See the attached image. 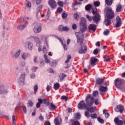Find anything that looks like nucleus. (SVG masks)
Here are the masks:
<instances>
[{
  "label": "nucleus",
  "instance_id": "14",
  "mask_svg": "<svg viewBox=\"0 0 125 125\" xmlns=\"http://www.w3.org/2000/svg\"><path fill=\"white\" fill-rule=\"evenodd\" d=\"M98 59L95 57H92L90 60L91 65H92V66H95V65L98 63Z\"/></svg>",
  "mask_w": 125,
  "mask_h": 125
},
{
  "label": "nucleus",
  "instance_id": "57",
  "mask_svg": "<svg viewBox=\"0 0 125 125\" xmlns=\"http://www.w3.org/2000/svg\"><path fill=\"white\" fill-rule=\"evenodd\" d=\"M46 89V90L47 92L49 91V90H50V89H51V86L48 85L47 86Z\"/></svg>",
  "mask_w": 125,
  "mask_h": 125
},
{
  "label": "nucleus",
  "instance_id": "26",
  "mask_svg": "<svg viewBox=\"0 0 125 125\" xmlns=\"http://www.w3.org/2000/svg\"><path fill=\"white\" fill-rule=\"evenodd\" d=\"M86 110L89 111L90 113H94V112H95V108L93 107H87Z\"/></svg>",
  "mask_w": 125,
  "mask_h": 125
},
{
  "label": "nucleus",
  "instance_id": "59",
  "mask_svg": "<svg viewBox=\"0 0 125 125\" xmlns=\"http://www.w3.org/2000/svg\"><path fill=\"white\" fill-rule=\"evenodd\" d=\"M39 120L42 121L44 120V118L42 117V114L40 115Z\"/></svg>",
  "mask_w": 125,
  "mask_h": 125
},
{
  "label": "nucleus",
  "instance_id": "18",
  "mask_svg": "<svg viewBox=\"0 0 125 125\" xmlns=\"http://www.w3.org/2000/svg\"><path fill=\"white\" fill-rule=\"evenodd\" d=\"M115 111L116 112H120L121 113H123V112H124V106L121 105H118Z\"/></svg>",
  "mask_w": 125,
  "mask_h": 125
},
{
  "label": "nucleus",
  "instance_id": "31",
  "mask_svg": "<svg viewBox=\"0 0 125 125\" xmlns=\"http://www.w3.org/2000/svg\"><path fill=\"white\" fill-rule=\"evenodd\" d=\"M59 87H60V84H59V83H57L54 85V88L55 90H57Z\"/></svg>",
  "mask_w": 125,
  "mask_h": 125
},
{
  "label": "nucleus",
  "instance_id": "44",
  "mask_svg": "<svg viewBox=\"0 0 125 125\" xmlns=\"http://www.w3.org/2000/svg\"><path fill=\"white\" fill-rule=\"evenodd\" d=\"M93 95L94 97H96V96H98V91L97 90L94 91L93 92Z\"/></svg>",
  "mask_w": 125,
  "mask_h": 125
},
{
  "label": "nucleus",
  "instance_id": "4",
  "mask_svg": "<svg viewBox=\"0 0 125 125\" xmlns=\"http://www.w3.org/2000/svg\"><path fill=\"white\" fill-rule=\"evenodd\" d=\"M94 97L91 94H88L86 97L85 103L87 106L91 107L94 104Z\"/></svg>",
  "mask_w": 125,
  "mask_h": 125
},
{
  "label": "nucleus",
  "instance_id": "35",
  "mask_svg": "<svg viewBox=\"0 0 125 125\" xmlns=\"http://www.w3.org/2000/svg\"><path fill=\"white\" fill-rule=\"evenodd\" d=\"M74 17L75 19H76V20H78L80 18V16H79V14L77 12H75L74 14Z\"/></svg>",
  "mask_w": 125,
  "mask_h": 125
},
{
  "label": "nucleus",
  "instance_id": "8",
  "mask_svg": "<svg viewBox=\"0 0 125 125\" xmlns=\"http://www.w3.org/2000/svg\"><path fill=\"white\" fill-rule=\"evenodd\" d=\"M78 107L80 110H83L85 109V108H87V105L85 103H84V101H81L78 104Z\"/></svg>",
  "mask_w": 125,
  "mask_h": 125
},
{
  "label": "nucleus",
  "instance_id": "46",
  "mask_svg": "<svg viewBox=\"0 0 125 125\" xmlns=\"http://www.w3.org/2000/svg\"><path fill=\"white\" fill-rule=\"evenodd\" d=\"M67 16V15L66 13H62V19H66Z\"/></svg>",
  "mask_w": 125,
  "mask_h": 125
},
{
  "label": "nucleus",
  "instance_id": "58",
  "mask_svg": "<svg viewBox=\"0 0 125 125\" xmlns=\"http://www.w3.org/2000/svg\"><path fill=\"white\" fill-rule=\"evenodd\" d=\"M26 6L27 7H31V6H32V4H31V2L30 1H28L27 2Z\"/></svg>",
  "mask_w": 125,
  "mask_h": 125
},
{
  "label": "nucleus",
  "instance_id": "11",
  "mask_svg": "<svg viewBox=\"0 0 125 125\" xmlns=\"http://www.w3.org/2000/svg\"><path fill=\"white\" fill-rule=\"evenodd\" d=\"M20 53H21V50H20V49H18L16 50L15 54L13 55V58L14 59H17V58L20 56Z\"/></svg>",
  "mask_w": 125,
  "mask_h": 125
},
{
  "label": "nucleus",
  "instance_id": "15",
  "mask_svg": "<svg viewBox=\"0 0 125 125\" xmlns=\"http://www.w3.org/2000/svg\"><path fill=\"white\" fill-rule=\"evenodd\" d=\"M48 4L51 8H55V7H56V2H55L54 0H50L48 1Z\"/></svg>",
  "mask_w": 125,
  "mask_h": 125
},
{
  "label": "nucleus",
  "instance_id": "6",
  "mask_svg": "<svg viewBox=\"0 0 125 125\" xmlns=\"http://www.w3.org/2000/svg\"><path fill=\"white\" fill-rule=\"evenodd\" d=\"M25 76H26V74H21L18 80L20 85H21V86L25 84V79H26Z\"/></svg>",
  "mask_w": 125,
  "mask_h": 125
},
{
  "label": "nucleus",
  "instance_id": "52",
  "mask_svg": "<svg viewBox=\"0 0 125 125\" xmlns=\"http://www.w3.org/2000/svg\"><path fill=\"white\" fill-rule=\"evenodd\" d=\"M71 125H81V124H80V122L78 121H74L72 123Z\"/></svg>",
  "mask_w": 125,
  "mask_h": 125
},
{
  "label": "nucleus",
  "instance_id": "41",
  "mask_svg": "<svg viewBox=\"0 0 125 125\" xmlns=\"http://www.w3.org/2000/svg\"><path fill=\"white\" fill-rule=\"evenodd\" d=\"M74 118L75 119H81V114L80 113H75L74 114Z\"/></svg>",
  "mask_w": 125,
  "mask_h": 125
},
{
  "label": "nucleus",
  "instance_id": "37",
  "mask_svg": "<svg viewBox=\"0 0 125 125\" xmlns=\"http://www.w3.org/2000/svg\"><path fill=\"white\" fill-rule=\"evenodd\" d=\"M49 65L50 66H51V67H56L57 63L56 62H50Z\"/></svg>",
  "mask_w": 125,
  "mask_h": 125
},
{
  "label": "nucleus",
  "instance_id": "3",
  "mask_svg": "<svg viewBox=\"0 0 125 125\" xmlns=\"http://www.w3.org/2000/svg\"><path fill=\"white\" fill-rule=\"evenodd\" d=\"M125 80L121 78H117L114 81V84L115 86L120 89L121 91L125 92Z\"/></svg>",
  "mask_w": 125,
  "mask_h": 125
},
{
  "label": "nucleus",
  "instance_id": "20",
  "mask_svg": "<svg viewBox=\"0 0 125 125\" xmlns=\"http://www.w3.org/2000/svg\"><path fill=\"white\" fill-rule=\"evenodd\" d=\"M122 4L121 3H118V4L116 5V12H121L122 11Z\"/></svg>",
  "mask_w": 125,
  "mask_h": 125
},
{
  "label": "nucleus",
  "instance_id": "40",
  "mask_svg": "<svg viewBox=\"0 0 125 125\" xmlns=\"http://www.w3.org/2000/svg\"><path fill=\"white\" fill-rule=\"evenodd\" d=\"M104 61H106V62L110 61V58L109 57V56H107V55L104 56Z\"/></svg>",
  "mask_w": 125,
  "mask_h": 125
},
{
  "label": "nucleus",
  "instance_id": "63",
  "mask_svg": "<svg viewBox=\"0 0 125 125\" xmlns=\"http://www.w3.org/2000/svg\"><path fill=\"white\" fill-rule=\"evenodd\" d=\"M64 27L63 26H62V25H60L59 26V30H60V31H63V28Z\"/></svg>",
  "mask_w": 125,
  "mask_h": 125
},
{
  "label": "nucleus",
  "instance_id": "61",
  "mask_svg": "<svg viewBox=\"0 0 125 125\" xmlns=\"http://www.w3.org/2000/svg\"><path fill=\"white\" fill-rule=\"evenodd\" d=\"M93 53L95 54V55H96V54H98V49H95L93 51Z\"/></svg>",
  "mask_w": 125,
  "mask_h": 125
},
{
  "label": "nucleus",
  "instance_id": "10",
  "mask_svg": "<svg viewBox=\"0 0 125 125\" xmlns=\"http://www.w3.org/2000/svg\"><path fill=\"white\" fill-rule=\"evenodd\" d=\"M96 25L94 24H90L89 25L88 28L89 29V32L90 33H92L93 32H95L96 30Z\"/></svg>",
  "mask_w": 125,
  "mask_h": 125
},
{
  "label": "nucleus",
  "instance_id": "45",
  "mask_svg": "<svg viewBox=\"0 0 125 125\" xmlns=\"http://www.w3.org/2000/svg\"><path fill=\"white\" fill-rule=\"evenodd\" d=\"M94 6H95V7H97L98 6H100V2L99 1H95L94 3Z\"/></svg>",
  "mask_w": 125,
  "mask_h": 125
},
{
  "label": "nucleus",
  "instance_id": "62",
  "mask_svg": "<svg viewBox=\"0 0 125 125\" xmlns=\"http://www.w3.org/2000/svg\"><path fill=\"white\" fill-rule=\"evenodd\" d=\"M58 4H59L60 6H63V2L62 1H59L58 2Z\"/></svg>",
  "mask_w": 125,
  "mask_h": 125
},
{
  "label": "nucleus",
  "instance_id": "33",
  "mask_svg": "<svg viewBox=\"0 0 125 125\" xmlns=\"http://www.w3.org/2000/svg\"><path fill=\"white\" fill-rule=\"evenodd\" d=\"M44 58L46 62H47V63H50V60L47 58V56H46V54L44 55Z\"/></svg>",
  "mask_w": 125,
  "mask_h": 125
},
{
  "label": "nucleus",
  "instance_id": "38",
  "mask_svg": "<svg viewBox=\"0 0 125 125\" xmlns=\"http://www.w3.org/2000/svg\"><path fill=\"white\" fill-rule=\"evenodd\" d=\"M98 121L101 124H104V120L101 119L100 117H97V118Z\"/></svg>",
  "mask_w": 125,
  "mask_h": 125
},
{
  "label": "nucleus",
  "instance_id": "5",
  "mask_svg": "<svg viewBox=\"0 0 125 125\" xmlns=\"http://www.w3.org/2000/svg\"><path fill=\"white\" fill-rule=\"evenodd\" d=\"M27 39L28 40H30V41H31L32 42L34 41L35 42H36L37 46L41 45V44H42V42H41L40 38H39V37L37 36H31Z\"/></svg>",
  "mask_w": 125,
  "mask_h": 125
},
{
  "label": "nucleus",
  "instance_id": "56",
  "mask_svg": "<svg viewBox=\"0 0 125 125\" xmlns=\"http://www.w3.org/2000/svg\"><path fill=\"white\" fill-rule=\"evenodd\" d=\"M49 102L48 101V100L45 99H44L43 100V104H47V103H49Z\"/></svg>",
  "mask_w": 125,
  "mask_h": 125
},
{
  "label": "nucleus",
  "instance_id": "16",
  "mask_svg": "<svg viewBox=\"0 0 125 125\" xmlns=\"http://www.w3.org/2000/svg\"><path fill=\"white\" fill-rule=\"evenodd\" d=\"M114 123L116 125H123V124H124L123 121L120 120L118 117H116L114 119Z\"/></svg>",
  "mask_w": 125,
  "mask_h": 125
},
{
  "label": "nucleus",
  "instance_id": "50",
  "mask_svg": "<svg viewBox=\"0 0 125 125\" xmlns=\"http://www.w3.org/2000/svg\"><path fill=\"white\" fill-rule=\"evenodd\" d=\"M27 104L29 107H32L34 104L33 103V102H32V101H29Z\"/></svg>",
  "mask_w": 125,
  "mask_h": 125
},
{
  "label": "nucleus",
  "instance_id": "17",
  "mask_svg": "<svg viewBox=\"0 0 125 125\" xmlns=\"http://www.w3.org/2000/svg\"><path fill=\"white\" fill-rule=\"evenodd\" d=\"M7 92H8V91L6 90L4 86L3 85L0 86V94H1V93H7Z\"/></svg>",
  "mask_w": 125,
  "mask_h": 125
},
{
  "label": "nucleus",
  "instance_id": "25",
  "mask_svg": "<svg viewBox=\"0 0 125 125\" xmlns=\"http://www.w3.org/2000/svg\"><path fill=\"white\" fill-rule=\"evenodd\" d=\"M103 114H104L106 119H108L110 116V114L108 113V111L106 109L103 110Z\"/></svg>",
  "mask_w": 125,
  "mask_h": 125
},
{
  "label": "nucleus",
  "instance_id": "60",
  "mask_svg": "<svg viewBox=\"0 0 125 125\" xmlns=\"http://www.w3.org/2000/svg\"><path fill=\"white\" fill-rule=\"evenodd\" d=\"M72 27L73 30H76V29H77V24H76L75 23H73Z\"/></svg>",
  "mask_w": 125,
  "mask_h": 125
},
{
  "label": "nucleus",
  "instance_id": "47",
  "mask_svg": "<svg viewBox=\"0 0 125 125\" xmlns=\"http://www.w3.org/2000/svg\"><path fill=\"white\" fill-rule=\"evenodd\" d=\"M70 30V28L68 27V26H63L62 31H65L66 32H68Z\"/></svg>",
  "mask_w": 125,
  "mask_h": 125
},
{
  "label": "nucleus",
  "instance_id": "32",
  "mask_svg": "<svg viewBox=\"0 0 125 125\" xmlns=\"http://www.w3.org/2000/svg\"><path fill=\"white\" fill-rule=\"evenodd\" d=\"M27 57H28V54L26 53H23L21 55V58L23 59V60H26Z\"/></svg>",
  "mask_w": 125,
  "mask_h": 125
},
{
  "label": "nucleus",
  "instance_id": "28",
  "mask_svg": "<svg viewBox=\"0 0 125 125\" xmlns=\"http://www.w3.org/2000/svg\"><path fill=\"white\" fill-rule=\"evenodd\" d=\"M59 77L61 80V81H63L64 80V78L66 77V75L64 73H61Z\"/></svg>",
  "mask_w": 125,
  "mask_h": 125
},
{
  "label": "nucleus",
  "instance_id": "55",
  "mask_svg": "<svg viewBox=\"0 0 125 125\" xmlns=\"http://www.w3.org/2000/svg\"><path fill=\"white\" fill-rule=\"evenodd\" d=\"M86 18L89 20V21H92V17L89 16V15H86Z\"/></svg>",
  "mask_w": 125,
  "mask_h": 125
},
{
  "label": "nucleus",
  "instance_id": "27",
  "mask_svg": "<svg viewBox=\"0 0 125 125\" xmlns=\"http://www.w3.org/2000/svg\"><path fill=\"white\" fill-rule=\"evenodd\" d=\"M56 108H57V107L56 106H55L53 104V103L50 104V110H51V111H54V110H55V109H56Z\"/></svg>",
  "mask_w": 125,
  "mask_h": 125
},
{
  "label": "nucleus",
  "instance_id": "9",
  "mask_svg": "<svg viewBox=\"0 0 125 125\" xmlns=\"http://www.w3.org/2000/svg\"><path fill=\"white\" fill-rule=\"evenodd\" d=\"M116 23L115 24L116 28H119L122 26V19L119 16H117L116 18Z\"/></svg>",
  "mask_w": 125,
  "mask_h": 125
},
{
  "label": "nucleus",
  "instance_id": "30",
  "mask_svg": "<svg viewBox=\"0 0 125 125\" xmlns=\"http://www.w3.org/2000/svg\"><path fill=\"white\" fill-rule=\"evenodd\" d=\"M92 6L90 4H88V5H86L85 7V10H87V11H89L90 9H91Z\"/></svg>",
  "mask_w": 125,
  "mask_h": 125
},
{
  "label": "nucleus",
  "instance_id": "13",
  "mask_svg": "<svg viewBox=\"0 0 125 125\" xmlns=\"http://www.w3.org/2000/svg\"><path fill=\"white\" fill-rule=\"evenodd\" d=\"M108 89V88H107V86H100L99 87V90L100 91V94L101 95H103L104 92L105 91H107V90Z\"/></svg>",
  "mask_w": 125,
  "mask_h": 125
},
{
  "label": "nucleus",
  "instance_id": "54",
  "mask_svg": "<svg viewBox=\"0 0 125 125\" xmlns=\"http://www.w3.org/2000/svg\"><path fill=\"white\" fill-rule=\"evenodd\" d=\"M35 77H36V74L35 73L30 74L31 79H35Z\"/></svg>",
  "mask_w": 125,
  "mask_h": 125
},
{
  "label": "nucleus",
  "instance_id": "12",
  "mask_svg": "<svg viewBox=\"0 0 125 125\" xmlns=\"http://www.w3.org/2000/svg\"><path fill=\"white\" fill-rule=\"evenodd\" d=\"M100 17L99 14H96L92 17L93 21L95 23H97V22H99V21H100Z\"/></svg>",
  "mask_w": 125,
  "mask_h": 125
},
{
  "label": "nucleus",
  "instance_id": "49",
  "mask_svg": "<svg viewBox=\"0 0 125 125\" xmlns=\"http://www.w3.org/2000/svg\"><path fill=\"white\" fill-rule=\"evenodd\" d=\"M91 118H92V119H96V118H97V114H91Z\"/></svg>",
  "mask_w": 125,
  "mask_h": 125
},
{
  "label": "nucleus",
  "instance_id": "19",
  "mask_svg": "<svg viewBox=\"0 0 125 125\" xmlns=\"http://www.w3.org/2000/svg\"><path fill=\"white\" fill-rule=\"evenodd\" d=\"M43 39H45V43L47 46H48V37H45L44 35H41V40L42 41Z\"/></svg>",
  "mask_w": 125,
  "mask_h": 125
},
{
  "label": "nucleus",
  "instance_id": "36",
  "mask_svg": "<svg viewBox=\"0 0 125 125\" xmlns=\"http://www.w3.org/2000/svg\"><path fill=\"white\" fill-rule=\"evenodd\" d=\"M38 70V67L36 66H32L31 67V71L33 73H36L37 72V70Z\"/></svg>",
  "mask_w": 125,
  "mask_h": 125
},
{
  "label": "nucleus",
  "instance_id": "21",
  "mask_svg": "<svg viewBox=\"0 0 125 125\" xmlns=\"http://www.w3.org/2000/svg\"><path fill=\"white\" fill-rule=\"evenodd\" d=\"M27 45L28 49H29V50H32L33 49V43L32 42L28 41L26 42Z\"/></svg>",
  "mask_w": 125,
  "mask_h": 125
},
{
  "label": "nucleus",
  "instance_id": "22",
  "mask_svg": "<svg viewBox=\"0 0 125 125\" xmlns=\"http://www.w3.org/2000/svg\"><path fill=\"white\" fill-rule=\"evenodd\" d=\"M56 38L57 39H58L59 41H60L61 42H62L64 50H67V45L63 43V41H62V40H61V38H59L58 36H57Z\"/></svg>",
  "mask_w": 125,
  "mask_h": 125
},
{
  "label": "nucleus",
  "instance_id": "24",
  "mask_svg": "<svg viewBox=\"0 0 125 125\" xmlns=\"http://www.w3.org/2000/svg\"><path fill=\"white\" fill-rule=\"evenodd\" d=\"M24 28H26V24H21L18 26V29L20 31H23Z\"/></svg>",
  "mask_w": 125,
  "mask_h": 125
},
{
  "label": "nucleus",
  "instance_id": "42",
  "mask_svg": "<svg viewBox=\"0 0 125 125\" xmlns=\"http://www.w3.org/2000/svg\"><path fill=\"white\" fill-rule=\"evenodd\" d=\"M12 124L13 125H15L16 124V120H15V115H13L12 117Z\"/></svg>",
  "mask_w": 125,
  "mask_h": 125
},
{
  "label": "nucleus",
  "instance_id": "64",
  "mask_svg": "<svg viewBox=\"0 0 125 125\" xmlns=\"http://www.w3.org/2000/svg\"><path fill=\"white\" fill-rule=\"evenodd\" d=\"M44 125H51V124H50V122H49V121H46L45 122Z\"/></svg>",
  "mask_w": 125,
  "mask_h": 125
},
{
  "label": "nucleus",
  "instance_id": "39",
  "mask_svg": "<svg viewBox=\"0 0 125 125\" xmlns=\"http://www.w3.org/2000/svg\"><path fill=\"white\" fill-rule=\"evenodd\" d=\"M110 34V30L109 29H106L104 32V36H108Z\"/></svg>",
  "mask_w": 125,
  "mask_h": 125
},
{
  "label": "nucleus",
  "instance_id": "53",
  "mask_svg": "<svg viewBox=\"0 0 125 125\" xmlns=\"http://www.w3.org/2000/svg\"><path fill=\"white\" fill-rule=\"evenodd\" d=\"M61 99L62 100H64L65 102L67 100V97H66V96H62Z\"/></svg>",
  "mask_w": 125,
  "mask_h": 125
},
{
  "label": "nucleus",
  "instance_id": "2",
  "mask_svg": "<svg viewBox=\"0 0 125 125\" xmlns=\"http://www.w3.org/2000/svg\"><path fill=\"white\" fill-rule=\"evenodd\" d=\"M104 11L106 12V15H105V20L104 21V24L105 26H109L111 25V20L114 18L115 16V13L114 11L112 10V8L111 7H107L104 9Z\"/></svg>",
  "mask_w": 125,
  "mask_h": 125
},
{
  "label": "nucleus",
  "instance_id": "34",
  "mask_svg": "<svg viewBox=\"0 0 125 125\" xmlns=\"http://www.w3.org/2000/svg\"><path fill=\"white\" fill-rule=\"evenodd\" d=\"M38 89H39V86H38V85H35L34 86V94H37Z\"/></svg>",
  "mask_w": 125,
  "mask_h": 125
},
{
  "label": "nucleus",
  "instance_id": "1",
  "mask_svg": "<svg viewBox=\"0 0 125 125\" xmlns=\"http://www.w3.org/2000/svg\"><path fill=\"white\" fill-rule=\"evenodd\" d=\"M80 31L76 32L75 35L77 38V42H80L81 45V47L79 50V53L80 54H84L86 53L87 51V48H86V45L84 43H83V33L86 31L87 27L86 26V20L85 18H82L81 21L80 22Z\"/></svg>",
  "mask_w": 125,
  "mask_h": 125
},
{
  "label": "nucleus",
  "instance_id": "23",
  "mask_svg": "<svg viewBox=\"0 0 125 125\" xmlns=\"http://www.w3.org/2000/svg\"><path fill=\"white\" fill-rule=\"evenodd\" d=\"M104 82V80H103V79H102L97 78L96 79V83L97 84H102V83H103Z\"/></svg>",
  "mask_w": 125,
  "mask_h": 125
},
{
  "label": "nucleus",
  "instance_id": "51",
  "mask_svg": "<svg viewBox=\"0 0 125 125\" xmlns=\"http://www.w3.org/2000/svg\"><path fill=\"white\" fill-rule=\"evenodd\" d=\"M57 11L58 13H61L63 11V9L61 7L58 8Z\"/></svg>",
  "mask_w": 125,
  "mask_h": 125
},
{
  "label": "nucleus",
  "instance_id": "43",
  "mask_svg": "<svg viewBox=\"0 0 125 125\" xmlns=\"http://www.w3.org/2000/svg\"><path fill=\"white\" fill-rule=\"evenodd\" d=\"M54 123L56 125H60V123H59V120L57 118L55 119Z\"/></svg>",
  "mask_w": 125,
  "mask_h": 125
},
{
  "label": "nucleus",
  "instance_id": "7",
  "mask_svg": "<svg viewBox=\"0 0 125 125\" xmlns=\"http://www.w3.org/2000/svg\"><path fill=\"white\" fill-rule=\"evenodd\" d=\"M33 31L35 34H39L42 32V26L40 25V23H37L35 24Z\"/></svg>",
  "mask_w": 125,
  "mask_h": 125
},
{
  "label": "nucleus",
  "instance_id": "29",
  "mask_svg": "<svg viewBox=\"0 0 125 125\" xmlns=\"http://www.w3.org/2000/svg\"><path fill=\"white\" fill-rule=\"evenodd\" d=\"M105 2L107 5L110 6L113 3V0H105Z\"/></svg>",
  "mask_w": 125,
  "mask_h": 125
},
{
  "label": "nucleus",
  "instance_id": "48",
  "mask_svg": "<svg viewBox=\"0 0 125 125\" xmlns=\"http://www.w3.org/2000/svg\"><path fill=\"white\" fill-rule=\"evenodd\" d=\"M42 5H40L37 8V10L38 12L39 11H41L42 10Z\"/></svg>",
  "mask_w": 125,
  "mask_h": 125
}]
</instances>
